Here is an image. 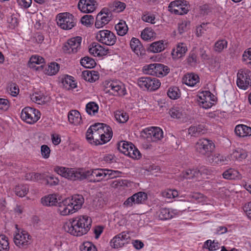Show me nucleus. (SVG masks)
I'll use <instances>...</instances> for the list:
<instances>
[{
    "instance_id": "1",
    "label": "nucleus",
    "mask_w": 251,
    "mask_h": 251,
    "mask_svg": "<svg viewBox=\"0 0 251 251\" xmlns=\"http://www.w3.org/2000/svg\"><path fill=\"white\" fill-rule=\"evenodd\" d=\"M92 223L90 217L80 216L71 219L64 226L65 231L75 236H81L90 230Z\"/></svg>"
},
{
    "instance_id": "2",
    "label": "nucleus",
    "mask_w": 251,
    "mask_h": 251,
    "mask_svg": "<svg viewBox=\"0 0 251 251\" xmlns=\"http://www.w3.org/2000/svg\"><path fill=\"white\" fill-rule=\"evenodd\" d=\"M142 70L146 74L159 77H163L170 72V69L168 66L160 63L146 65L143 67Z\"/></svg>"
},
{
    "instance_id": "3",
    "label": "nucleus",
    "mask_w": 251,
    "mask_h": 251,
    "mask_svg": "<svg viewBox=\"0 0 251 251\" xmlns=\"http://www.w3.org/2000/svg\"><path fill=\"white\" fill-rule=\"evenodd\" d=\"M56 20L58 26L64 30L71 29L76 25L74 16L68 12L57 14Z\"/></svg>"
},
{
    "instance_id": "4",
    "label": "nucleus",
    "mask_w": 251,
    "mask_h": 251,
    "mask_svg": "<svg viewBox=\"0 0 251 251\" xmlns=\"http://www.w3.org/2000/svg\"><path fill=\"white\" fill-rule=\"evenodd\" d=\"M137 84L141 89L150 91L156 90L161 85L159 79L151 77H140L137 79Z\"/></svg>"
},
{
    "instance_id": "5",
    "label": "nucleus",
    "mask_w": 251,
    "mask_h": 251,
    "mask_svg": "<svg viewBox=\"0 0 251 251\" xmlns=\"http://www.w3.org/2000/svg\"><path fill=\"white\" fill-rule=\"evenodd\" d=\"M236 84L241 89L249 88L251 86V72L247 69L240 70L237 75Z\"/></svg>"
},
{
    "instance_id": "6",
    "label": "nucleus",
    "mask_w": 251,
    "mask_h": 251,
    "mask_svg": "<svg viewBox=\"0 0 251 251\" xmlns=\"http://www.w3.org/2000/svg\"><path fill=\"white\" fill-rule=\"evenodd\" d=\"M40 116V112L37 109L28 106L23 108L21 113L22 120L29 124L36 123Z\"/></svg>"
},
{
    "instance_id": "7",
    "label": "nucleus",
    "mask_w": 251,
    "mask_h": 251,
    "mask_svg": "<svg viewBox=\"0 0 251 251\" xmlns=\"http://www.w3.org/2000/svg\"><path fill=\"white\" fill-rule=\"evenodd\" d=\"M96 38L99 42L109 46L114 45L117 41L115 34L107 29L99 31L96 34Z\"/></svg>"
},
{
    "instance_id": "8",
    "label": "nucleus",
    "mask_w": 251,
    "mask_h": 251,
    "mask_svg": "<svg viewBox=\"0 0 251 251\" xmlns=\"http://www.w3.org/2000/svg\"><path fill=\"white\" fill-rule=\"evenodd\" d=\"M103 126V123H96L90 126L88 129L86 137L91 143L101 144V137L100 131V127Z\"/></svg>"
},
{
    "instance_id": "9",
    "label": "nucleus",
    "mask_w": 251,
    "mask_h": 251,
    "mask_svg": "<svg viewBox=\"0 0 251 251\" xmlns=\"http://www.w3.org/2000/svg\"><path fill=\"white\" fill-rule=\"evenodd\" d=\"M216 98L208 91H202L197 96V101L199 105L204 109L210 108L215 101Z\"/></svg>"
},
{
    "instance_id": "10",
    "label": "nucleus",
    "mask_w": 251,
    "mask_h": 251,
    "mask_svg": "<svg viewBox=\"0 0 251 251\" xmlns=\"http://www.w3.org/2000/svg\"><path fill=\"white\" fill-rule=\"evenodd\" d=\"M106 88L107 92L116 96H124L127 94L124 84L120 81L114 80L108 82Z\"/></svg>"
},
{
    "instance_id": "11",
    "label": "nucleus",
    "mask_w": 251,
    "mask_h": 251,
    "mask_svg": "<svg viewBox=\"0 0 251 251\" xmlns=\"http://www.w3.org/2000/svg\"><path fill=\"white\" fill-rule=\"evenodd\" d=\"M169 10L175 14H186L189 10V6L185 0H177L172 1L168 7Z\"/></svg>"
},
{
    "instance_id": "12",
    "label": "nucleus",
    "mask_w": 251,
    "mask_h": 251,
    "mask_svg": "<svg viewBox=\"0 0 251 251\" xmlns=\"http://www.w3.org/2000/svg\"><path fill=\"white\" fill-rule=\"evenodd\" d=\"M195 148L197 152L204 155L211 152L215 148V145L211 140L202 138L197 141Z\"/></svg>"
},
{
    "instance_id": "13",
    "label": "nucleus",
    "mask_w": 251,
    "mask_h": 251,
    "mask_svg": "<svg viewBox=\"0 0 251 251\" xmlns=\"http://www.w3.org/2000/svg\"><path fill=\"white\" fill-rule=\"evenodd\" d=\"M31 238V236L27 231L22 230L21 232L16 234L13 240L15 244L17 247L25 249H26L28 245L30 244Z\"/></svg>"
},
{
    "instance_id": "14",
    "label": "nucleus",
    "mask_w": 251,
    "mask_h": 251,
    "mask_svg": "<svg viewBox=\"0 0 251 251\" xmlns=\"http://www.w3.org/2000/svg\"><path fill=\"white\" fill-rule=\"evenodd\" d=\"M111 12L107 9H102L97 15L95 23V27L98 29L103 27L111 21Z\"/></svg>"
},
{
    "instance_id": "15",
    "label": "nucleus",
    "mask_w": 251,
    "mask_h": 251,
    "mask_svg": "<svg viewBox=\"0 0 251 251\" xmlns=\"http://www.w3.org/2000/svg\"><path fill=\"white\" fill-rule=\"evenodd\" d=\"M82 38L79 36L72 38L65 43L63 47V51L68 53H75L80 48Z\"/></svg>"
},
{
    "instance_id": "16",
    "label": "nucleus",
    "mask_w": 251,
    "mask_h": 251,
    "mask_svg": "<svg viewBox=\"0 0 251 251\" xmlns=\"http://www.w3.org/2000/svg\"><path fill=\"white\" fill-rule=\"evenodd\" d=\"M130 240L128 232L123 231L115 236L110 241V244L112 248L118 249L122 248Z\"/></svg>"
},
{
    "instance_id": "17",
    "label": "nucleus",
    "mask_w": 251,
    "mask_h": 251,
    "mask_svg": "<svg viewBox=\"0 0 251 251\" xmlns=\"http://www.w3.org/2000/svg\"><path fill=\"white\" fill-rule=\"evenodd\" d=\"M147 198L146 193L139 192L127 198L124 202V205L128 207L132 206L134 204H141L147 199Z\"/></svg>"
},
{
    "instance_id": "18",
    "label": "nucleus",
    "mask_w": 251,
    "mask_h": 251,
    "mask_svg": "<svg viewBox=\"0 0 251 251\" xmlns=\"http://www.w3.org/2000/svg\"><path fill=\"white\" fill-rule=\"evenodd\" d=\"M147 138L152 142H157L163 138V132L159 127L152 126L145 130Z\"/></svg>"
},
{
    "instance_id": "19",
    "label": "nucleus",
    "mask_w": 251,
    "mask_h": 251,
    "mask_svg": "<svg viewBox=\"0 0 251 251\" xmlns=\"http://www.w3.org/2000/svg\"><path fill=\"white\" fill-rule=\"evenodd\" d=\"M77 6L82 12L90 13L96 10L97 3L95 0H79Z\"/></svg>"
},
{
    "instance_id": "20",
    "label": "nucleus",
    "mask_w": 251,
    "mask_h": 251,
    "mask_svg": "<svg viewBox=\"0 0 251 251\" xmlns=\"http://www.w3.org/2000/svg\"><path fill=\"white\" fill-rule=\"evenodd\" d=\"M187 50L188 48L185 43H177L171 51V56L173 59L177 60L184 57Z\"/></svg>"
},
{
    "instance_id": "21",
    "label": "nucleus",
    "mask_w": 251,
    "mask_h": 251,
    "mask_svg": "<svg viewBox=\"0 0 251 251\" xmlns=\"http://www.w3.org/2000/svg\"><path fill=\"white\" fill-rule=\"evenodd\" d=\"M70 203H71L70 198L58 202V211L61 215L67 216L75 212Z\"/></svg>"
},
{
    "instance_id": "22",
    "label": "nucleus",
    "mask_w": 251,
    "mask_h": 251,
    "mask_svg": "<svg viewBox=\"0 0 251 251\" xmlns=\"http://www.w3.org/2000/svg\"><path fill=\"white\" fill-rule=\"evenodd\" d=\"M90 54L95 56L102 57L108 53V50L97 43H93L89 50Z\"/></svg>"
},
{
    "instance_id": "23",
    "label": "nucleus",
    "mask_w": 251,
    "mask_h": 251,
    "mask_svg": "<svg viewBox=\"0 0 251 251\" xmlns=\"http://www.w3.org/2000/svg\"><path fill=\"white\" fill-rule=\"evenodd\" d=\"M169 114L173 118L179 119L183 122L187 121L186 113L181 107L176 106L172 108L169 111Z\"/></svg>"
},
{
    "instance_id": "24",
    "label": "nucleus",
    "mask_w": 251,
    "mask_h": 251,
    "mask_svg": "<svg viewBox=\"0 0 251 251\" xmlns=\"http://www.w3.org/2000/svg\"><path fill=\"white\" fill-rule=\"evenodd\" d=\"M182 83L189 87H198L200 82L199 76L194 73L187 74L182 78Z\"/></svg>"
},
{
    "instance_id": "25",
    "label": "nucleus",
    "mask_w": 251,
    "mask_h": 251,
    "mask_svg": "<svg viewBox=\"0 0 251 251\" xmlns=\"http://www.w3.org/2000/svg\"><path fill=\"white\" fill-rule=\"evenodd\" d=\"M235 135L241 138H245L251 136V127L244 124H239L234 128Z\"/></svg>"
},
{
    "instance_id": "26",
    "label": "nucleus",
    "mask_w": 251,
    "mask_h": 251,
    "mask_svg": "<svg viewBox=\"0 0 251 251\" xmlns=\"http://www.w3.org/2000/svg\"><path fill=\"white\" fill-rule=\"evenodd\" d=\"M178 212L176 209H170L167 208H161L158 212V216L161 220H166L173 218L177 215Z\"/></svg>"
},
{
    "instance_id": "27",
    "label": "nucleus",
    "mask_w": 251,
    "mask_h": 251,
    "mask_svg": "<svg viewBox=\"0 0 251 251\" xmlns=\"http://www.w3.org/2000/svg\"><path fill=\"white\" fill-rule=\"evenodd\" d=\"M103 126L100 128V133L101 134V144L108 142L111 139L113 135L111 128L106 124H103Z\"/></svg>"
},
{
    "instance_id": "28",
    "label": "nucleus",
    "mask_w": 251,
    "mask_h": 251,
    "mask_svg": "<svg viewBox=\"0 0 251 251\" xmlns=\"http://www.w3.org/2000/svg\"><path fill=\"white\" fill-rule=\"evenodd\" d=\"M69 123L74 126H79L82 123L81 116L79 112L76 110H71L68 114Z\"/></svg>"
},
{
    "instance_id": "29",
    "label": "nucleus",
    "mask_w": 251,
    "mask_h": 251,
    "mask_svg": "<svg viewBox=\"0 0 251 251\" xmlns=\"http://www.w3.org/2000/svg\"><path fill=\"white\" fill-rule=\"evenodd\" d=\"M70 204L75 212L81 208L84 202V199L81 195H74L70 198Z\"/></svg>"
},
{
    "instance_id": "30",
    "label": "nucleus",
    "mask_w": 251,
    "mask_h": 251,
    "mask_svg": "<svg viewBox=\"0 0 251 251\" xmlns=\"http://www.w3.org/2000/svg\"><path fill=\"white\" fill-rule=\"evenodd\" d=\"M40 178L39 182L45 185L50 186L56 185L59 182L58 178L54 177L53 175L48 176H46L45 174H42Z\"/></svg>"
},
{
    "instance_id": "31",
    "label": "nucleus",
    "mask_w": 251,
    "mask_h": 251,
    "mask_svg": "<svg viewBox=\"0 0 251 251\" xmlns=\"http://www.w3.org/2000/svg\"><path fill=\"white\" fill-rule=\"evenodd\" d=\"M42 204L44 206L56 205L58 203L57 196L55 194H50L45 196L41 199Z\"/></svg>"
},
{
    "instance_id": "32",
    "label": "nucleus",
    "mask_w": 251,
    "mask_h": 251,
    "mask_svg": "<svg viewBox=\"0 0 251 251\" xmlns=\"http://www.w3.org/2000/svg\"><path fill=\"white\" fill-rule=\"evenodd\" d=\"M130 46L133 51L137 55H141L144 48L139 40L133 37L130 42Z\"/></svg>"
},
{
    "instance_id": "33",
    "label": "nucleus",
    "mask_w": 251,
    "mask_h": 251,
    "mask_svg": "<svg viewBox=\"0 0 251 251\" xmlns=\"http://www.w3.org/2000/svg\"><path fill=\"white\" fill-rule=\"evenodd\" d=\"M166 42L163 40L154 42L151 44L149 48V50L154 53L161 52L165 49Z\"/></svg>"
},
{
    "instance_id": "34",
    "label": "nucleus",
    "mask_w": 251,
    "mask_h": 251,
    "mask_svg": "<svg viewBox=\"0 0 251 251\" xmlns=\"http://www.w3.org/2000/svg\"><path fill=\"white\" fill-rule=\"evenodd\" d=\"M30 97L33 102L38 104H43L46 102V97L41 91L35 92L30 95Z\"/></svg>"
},
{
    "instance_id": "35",
    "label": "nucleus",
    "mask_w": 251,
    "mask_h": 251,
    "mask_svg": "<svg viewBox=\"0 0 251 251\" xmlns=\"http://www.w3.org/2000/svg\"><path fill=\"white\" fill-rule=\"evenodd\" d=\"M205 126L203 125L192 126L188 128V133L192 136H198L203 134L206 131Z\"/></svg>"
},
{
    "instance_id": "36",
    "label": "nucleus",
    "mask_w": 251,
    "mask_h": 251,
    "mask_svg": "<svg viewBox=\"0 0 251 251\" xmlns=\"http://www.w3.org/2000/svg\"><path fill=\"white\" fill-rule=\"evenodd\" d=\"M60 69V65L57 63L53 62L48 64L45 68V73L49 75H53L56 74Z\"/></svg>"
},
{
    "instance_id": "37",
    "label": "nucleus",
    "mask_w": 251,
    "mask_h": 251,
    "mask_svg": "<svg viewBox=\"0 0 251 251\" xmlns=\"http://www.w3.org/2000/svg\"><path fill=\"white\" fill-rule=\"evenodd\" d=\"M14 191L17 196L22 198L28 192L29 187L26 184H18L14 188Z\"/></svg>"
},
{
    "instance_id": "38",
    "label": "nucleus",
    "mask_w": 251,
    "mask_h": 251,
    "mask_svg": "<svg viewBox=\"0 0 251 251\" xmlns=\"http://www.w3.org/2000/svg\"><path fill=\"white\" fill-rule=\"evenodd\" d=\"M74 79L72 76L68 75L65 76L62 80L64 87L67 89L75 88L76 87V83Z\"/></svg>"
},
{
    "instance_id": "39",
    "label": "nucleus",
    "mask_w": 251,
    "mask_h": 251,
    "mask_svg": "<svg viewBox=\"0 0 251 251\" xmlns=\"http://www.w3.org/2000/svg\"><path fill=\"white\" fill-rule=\"evenodd\" d=\"M83 77L85 80L89 82H94L99 78L98 72L93 71H86L82 73Z\"/></svg>"
},
{
    "instance_id": "40",
    "label": "nucleus",
    "mask_w": 251,
    "mask_h": 251,
    "mask_svg": "<svg viewBox=\"0 0 251 251\" xmlns=\"http://www.w3.org/2000/svg\"><path fill=\"white\" fill-rule=\"evenodd\" d=\"M115 120L119 123H125L129 119L128 114L122 110H117L114 112Z\"/></svg>"
},
{
    "instance_id": "41",
    "label": "nucleus",
    "mask_w": 251,
    "mask_h": 251,
    "mask_svg": "<svg viewBox=\"0 0 251 251\" xmlns=\"http://www.w3.org/2000/svg\"><path fill=\"white\" fill-rule=\"evenodd\" d=\"M247 156V152L241 149H237L234 151L231 154V157L233 160L241 161Z\"/></svg>"
},
{
    "instance_id": "42",
    "label": "nucleus",
    "mask_w": 251,
    "mask_h": 251,
    "mask_svg": "<svg viewBox=\"0 0 251 251\" xmlns=\"http://www.w3.org/2000/svg\"><path fill=\"white\" fill-rule=\"evenodd\" d=\"M99 109L98 104L93 101L89 102L86 105V111L91 116L95 115L98 112Z\"/></svg>"
},
{
    "instance_id": "43",
    "label": "nucleus",
    "mask_w": 251,
    "mask_h": 251,
    "mask_svg": "<svg viewBox=\"0 0 251 251\" xmlns=\"http://www.w3.org/2000/svg\"><path fill=\"white\" fill-rule=\"evenodd\" d=\"M115 29L117 34L120 36L125 35L128 31V27L126 23L124 21H121L115 25Z\"/></svg>"
},
{
    "instance_id": "44",
    "label": "nucleus",
    "mask_w": 251,
    "mask_h": 251,
    "mask_svg": "<svg viewBox=\"0 0 251 251\" xmlns=\"http://www.w3.org/2000/svg\"><path fill=\"white\" fill-rule=\"evenodd\" d=\"M134 147V145L131 143L126 141H122L119 145V150L125 155H126L129 153V151L132 150V148Z\"/></svg>"
},
{
    "instance_id": "45",
    "label": "nucleus",
    "mask_w": 251,
    "mask_h": 251,
    "mask_svg": "<svg viewBox=\"0 0 251 251\" xmlns=\"http://www.w3.org/2000/svg\"><path fill=\"white\" fill-rule=\"evenodd\" d=\"M155 33L152 29L146 28L141 32V36L143 40L145 41L151 40L154 38Z\"/></svg>"
},
{
    "instance_id": "46",
    "label": "nucleus",
    "mask_w": 251,
    "mask_h": 251,
    "mask_svg": "<svg viewBox=\"0 0 251 251\" xmlns=\"http://www.w3.org/2000/svg\"><path fill=\"white\" fill-rule=\"evenodd\" d=\"M167 95L170 99L176 100L180 97V92L177 87H172L168 90Z\"/></svg>"
},
{
    "instance_id": "47",
    "label": "nucleus",
    "mask_w": 251,
    "mask_h": 251,
    "mask_svg": "<svg viewBox=\"0 0 251 251\" xmlns=\"http://www.w3.org/2000/svg\"><path fill=\"white\" fill-rule=\"evenodd\" d=\"M44 63V59L38 55H32L29 62V66L30 68L35 67L36 64H42Z\"/></svg>"
},
{
    "instance_id": "48",
    "label": "nucleus",
    "mask_w": 251,
    "mask_h": 251,
    "mask_svg": "<svg viewBox=\"0 0 251 251\" xmlns=\"http://www.w3.org/2000/svg\"><path fill=\"white\" fill-rule=\"evenodd\" d=\"M80 63L82 66L86 68H92L96 65L95 60L88 56H85L81 59Z\"/></svg>"
},
{
    "instance_id": "49",
    "label": "nucleus",
    "mask_w": 251,
    "mask_h": 251,
    "mask_svg": "<svg viewBox=\"0 0 251 251\" xmlns=\"http://www.w3.org/2000/svg\"><path fill=\"white\" fill-rule=\"evenodd\" d=\"M9 243L8 237L5 235H0V251H9Z\"/></svg>"
},
{
    "instance_id": "50",
    "label": "nucleus",
    "mask_w": 251,
    "mask_h": 251,
    "mask_svg": "<svg viewBox=\"0 0 251 251\" xmlns=\"http://www.w3.org/2000/svg\"><path fill=\"white\" fill-rule=\"evenodd\" d=\"M61 176L64 177L70 180H82L84 179V177L81 176L82 175H86V174H60Z\"/></svg>"
},
{
    "instance_id": "51",
    "label": "nucleus",
    "mask_w": 251,
    "mask_h": 251,
    "mask_svg": "<svg viewBox=\"0 0 251 251\" xmlns=\"http://www.w3.org/2000/svg\"><path fill=\"white\" fill-rule=\"evenodd\" d=\"M227 42L225 39L217 41L214 45V50L218 52H221L224 49L227 48Z\"/></svg>"
},
{
    "instance_id": "52",
    "label": "nucleus",
    "mask_w": 251,
    "mask_h": 251,
    "mask_svg": "<svg viewBox=\"0 0 251 251\" xmlns=\"http://www.w3.org/2000/svg\"><path fill=\"white\" fill-rule=\"evenodd\" d=\"M142 19L144 22L149 23L151 24H154L156 22L155 15L154 14L149 12L144 14L142 17Z\"/></svg>"
},
{
    "instance_id": "53",
    "label": "nucleus",
    "mask_w": 251,
    "mask_h": 251,
    "mask_svg": "<svg viewBox=\"0 0 251 251\" xmlns=\"http://www.w3.org/2000/svg\"><path fill=\"white\" fill-rule=\"evenodd\" d=\"M81 23L87 27H90L93 24L94 18L92 15H84L81 18Z\"/></svg>"
},
{
    "instance_id": "54",
    "label": "nucleus",
    "mask_w": 251,
    "mask_h": 251,
    "mask_svg": "<svg viewBox=\"0 0 251 251\" xmlns=\"http://www.w3.org/2000/svg\"><path fill=\"white\" fill-rule=\"evenodd\" d=\"M80 251H97L95 246L91 242H84L83 245L80 246Z\"/></svg>"
},
{
    "instance_id": "55",
    "label": "nucleus",
    "mask_w": 251,
    "mask_h": 251,
    "mask_svg": "<svg viewBox=\"0 0 251 251\" xmlns=\"http://www.w3.org/2000/svg\"><path fill=\"white\" fill-rule=\"evenodd\" d=\"M204 245L209 251H215L219 248V243L215 240L212 241L211 240H208L204 243Z\"/></svg>"
},
{
    "instance_id": "56",
    "label": "nucleus",
    "mask_w": 251,
    "mask_h": 251,
    "mask_svg": "<svg viewBox=\"0 0 251 251\" xmlns=\"http://www.w3.org/2000/svg\"><path fill=\"white\" fill-rule=\"evenodd\" d=\"M42 174H25L24 179L28 181H39Z\"/></svg>"
},
{
    "instance_id": "57",
    "label": "nucleus",
    "mask_w": 251,
    "mask_h": 251,
    "mask_svg": "<svg viewBox=\"0 0 251 251\" xmlns=\"http://www.w3.org/2000/svg\"><path fill=\"white\" fill-rule=\"evenodd\" d=\"M132 148V150L130 149V151H129V153L127 154L126 155L129 156L130 157L133 159H139L141 156V154L137 148H136L134 146V147Z\"/></svg>"
},
{
    "instance_id": "58",
    "label": "nucleus",
    "mask_w": 251,
    "mask_h": 251,
    "mask_svg": "<svg viewBox=\"0 0 251 251\" xmlns=\"http://www.w3.org/2000/svg\"><path fill=\"white\" fill-rule=\"evenodd\" d=\"M7 23L8 26L11 29H14L18 25V21L17 18L14 15H11L7 18Z\"/></svg>"
},
{
    "instance_id": "59",
    "label": "nucleus",
    "mask_w": 251,
    "mask_h": 251,
    "mask_svg": "<svg viewBox=\"0 0 251 251\" xmlns=\"http://www.w3.org/2000/svg\"><path fill=\"white\" fill-rule=\"evenodd\" d=\"M243 61L247 64L251 66V48L245 51L243 54Z\"/></svg>"
},
{
    "instance_id": "60",
    "label": "nucleus",
    "mask_w": 251,
    "mask_h": 251,
    "mask_svg": "<svg viewBox=\"0 0 251 251\" xmlns=\"http://www.w3.org/2000/svg\"><path fill=\"white\" fill-rule=\"evenodd\" d=\"M41 152L42 157L45 159H47L50 157V150L47 145H43L41 147Z\"/></svg>"
},
{
    "instance_id": "61",
    "label": "nucleus",
    "mask_w": 251,
    "mask_h": 251,
    "mask_svg": "<svg viewBox=\"0 0 251 251\" xmlns=\"http://www.w3.org/2000/svg\"><path fill=\"white\" fill-rule=\"evenodd\" d=\"M53 171L55 173H77L75 172L73 169H69L62 166H55L54 167Z\"/></svg>"
},
{
    "instance_id": "62",
    "label": "nucleus",
    "mask_w": 251,
    "mask_h": 251,
    "mask_svg": "<svg viewBox=\"0 0 251 251\" xmlns=\"http://www.w3.org/2000/svg\"><path fill=\"white\" fill-rule=\"evenodd\" d=\"M190 197L199 202L204 201L206 198L203 194L200 193H194L190 195Z\"/></svg>"
},
{
    "instance_id": "63",
    "label": "nucleus",
    "mask_w": 251,
    "mask_h": 251,
    "mask_svg": "<svg viewBox=\"0 0 251 251\" xmlns=\"http://www.w3.org/2000/svg\"><path fill=\"white\" fill-rule=\"evenodd\" d=\"M224 178L229 180L240 179L241 178V174H222Z\"/></svg>"
},
{
    "instance_id": "64",
    "label": "nucleus",
    "mask_w": 251,
    "mask_h": 251,
    "mask_svg": "<svg viewBox=\"0 0 251 251\" xmlns=\"http://www.w3.org/2000/svg\"><path fill=\"white\" fill-rule=\"evenodd\" d=\"M81 176L84 177V179H86L89 182H96L103 180V178H95V176L93 175V174H86V175H82Z\"/></svg>"
}]
</instances>
